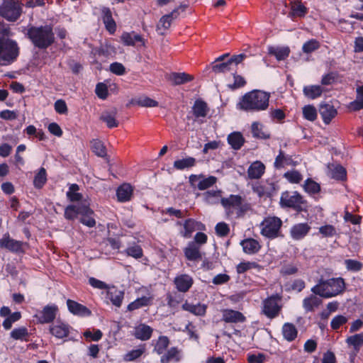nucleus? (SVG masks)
<instances>
[{
	"mask_svg": "<svg viewBox=\"0 0 363 363\" xmlns=\"http://www.w3.org/2000/svg\"><path fill=\"white\" fill-rule=\"evenodd\" d=\"M269 93L260 90H253L245 94L238 106L240 109L247 111H260L269 106Z\"/></svg>",
	"mask_w": 363,
	"mask_h": 363,
	"instance_id": "nucleus-1",
	"label": "nucleus"
},
{
	"mask_svg": "<svg viewBox=\"0 0 363 363\" xmlns=\"http://www.w3.org/2000/svg\"><path fill=\"white\" fill-rule=\"evenodd\" d=\"M345 288V284L342 278H331L327 280L320 279L311 288V291L320 297L328 298L340 294Z\"/></svg>",
	"mask_w": 363,
	"mask_h": 363,
	"instance_id": "nucleus-2",
	"label": "nucleus"
},
{
	"mask_svg": "<svg viewBox=\"0 0 363 363\" xmlns=\"http://www.w3.org/2000/svg\"><path fill=\"white\" fill-rule=\"evenodd\" d=\"M28 35L33 44L40 49H46L55 41L52 28L48 25L31 27L28 30Z\"/></svg>",
	"mask_w": 363,
	"mask_h": 363,
	"instance_id": "nucleus-3",
	"label": "nucleus"
},
{
	"mask_svg": "<svg viewBox=\"0 0 363 363\" xmlns=\"http://www.w3.org/2000/svg\"><path fill=\"white\" fill-rule=\"evenodd\" d=\"M283 222L279 217L267 216L261 222L260 233L262 236L269 239H275L283 237L281 226Z\"/></svg>",
	"mask_w": 363,
	"mask_h": 363,
	"instance_id": "nucleus-4",
	"label": "nucleus"
},
{
	"mask_svg": "<svg viewBox=\"0 0 363 363\" xmlns=\"http://www.w3.org/2000/svg\"><path fill=\"white\" fill-rule=\"evenodd\" d=\"M280 205L282 207L291 208L296 211L306 210L307 202L298 191H284L280 197Z\"/></svg>",
	"mask_w": 363,
	"mask_h": 363,
	"instance_id": "nucleus-5",
	"label": "nucleus"
},
{
	"mask_svg": "<svg viewBox=\"0 0 363 363\" xmlns=\"http://www.w3.org/2000/svg\"><path fill=\"white\" fill-rule=\"evenodd\" d=\"M22 12V4L18 0H3L0 5V16L9 22L16 21Z\"/></svg>",
	"mask_w": 363,
	"mask_h": 363,
	"instance_id": "nucleus-6",
	"label": "nucleus"
},
{
	"mask_svg": "<svg viewBox=\"0 0 363 363\" xmlns=\"http://www.w3.org/2000/svg\"><path fill=\"white\" fill-rule=\"evenodd\" d=\"M18 55V48L15 41L0 38V60L11 63Z\"/></svg>",
	"mask_w": 363,
	"mask_h": 363,
	"instance_id": "nucleus-7",
	"label": "nucleus"
},
{
	"mask_svg": "<svg viewBox=\"0 0 363 363\" xmlns=\"http://www.w3.org/2000/svg\"><path fill=\"white\" fill-rule=\"evenodd\" d=\"M279 301L277 296H272L263 301L262 313L267 318L272 319L279 315L281 309Z\"/></svg>",
	"mask_w": 363,
	"mask_h": 363,
	"instance_id": "nucleus-8",
	"label": "nucleus"
},
{
	"mask_svg": "<svg viewBox=\"0 0 363 363\" xmlns=\"http://www.w3.org/2000/svg\"><path fill=\"white\" fill-rule=\"evenodd\" d=\"M57 311L55 305H48L35 315V318L40 323H49L54 320Z\"/></svg>",
	"mask_w": 363,
	"mask_h": 363,
	"instance_id": "nucleus-9",
	"label": "nucleus"
},
{
	"mask_svg": "<svg viewBox=\"0 0 363 363\" xmlns=\"http://www.w3.org/2000/svg\"><path fill=\"white\" fill-rule=\"evenodd\" d=\"M311 230V226L307 223H296L290 229L289 235L294 240H300L304 238Z\"/></svg>",
	"mask_w": 363,
	"mask_h": 363,
	"instance_id": "nucleus-10",
	"label": "nucleus"
},
{
	"mask_svg": "<svg viewBox=\"0 0 363 363\" xmlns=\"http://www.w3.org/2000/svg\"><path fill=\"white\" fill-rule=\"evenodd\" d=\"M23 242L16 240L5 234L0 240V247L6 249L13 252H21L23 251Z\"/></svg>",
	"mask_w": 363,
	"mask_h": 363,
	"instance_id": "nucleus-11",
	"label": "nucleus"
},
{
	"mask_svg": "<svg viewBox=\"0 0 363 363\" xmlns=\"http://www.w3.org/2000/svg\"><path fill=\"white\" fill-rule=\"evenodd\" d=\"M122 43L126 46H135L138 43L144 46L145 44V39L140 34L135 32H124L121 36Z\"/></svg>",
	"mask_w": 363,
	"mask_h": 363,
	"instance_id": "nucleus-12",
	"label": "nucleus"
},
{
	"mask_svg": "<svg viewBox=\"0 0 363 363\" xmlns=\"http://www.w3.org/2000/svg\"><path fill=\"white\" fill-rule=\"evenodd\" d=\"M222 320L225 323H243L245 320L244 315L237 311L232 309H223L221 311Z\"/></svg>",
	"mask_w": 363,
	"mask_h": 363,
	"instance_id": "nucleus-13",
	"label": "nucleus"
},
{
	"mask_svg": "<svg viewBox=\"0 0 363 363\" xmlns=\"http://www.w3.org/2000/svg\"><path fill=\"white\" fill-rule=\"evenodd\" d=\"M242 203V198L240 195L231 194L228 197L221 199V205L228 212L233 209L240 208Z\"/></svg>",
	"mask_w": 363,
	"mask_h": 363,
	"instance_id": "nucleus-14",
	"label": "nucleus"
},
{
	"mask_svg": "<svg viewBox=\"0 0 363 363\" xmlns=\"http://www.w3.org/2000/svg\"><path fill=\"white\" fill-rule=\"evenodd\" d=\"M182 359V352L176 347L167 350L160 358L161 363H177Z\"/></svg>",
	"mask_w": 363,
	"mask_h": 363,
	"instance_id": "nucleus-15",
	"label": "nucleus"
},
{
	"mask_svg": "<svg viewBox=\"0 0 363 363\" xmlns=\"http://www.w3.org/2000/svg\"><path fill=\"white\" fill-rule=\"evenodd\" d=\"M67 308L70 313L80 316H89L91 315L90 310L86 306L70 299L67 301Z\"/></svg>",
	"mask_w": 363,
	"mask_h": 363,
	"instance_id": "nucleus-16",
	"label": "nucleus"
},
{
	"mask_svg": "<svg viewBox=\"0 0 363 363\" xmlns=\"http://www.w3.org/2000/svg\"><path fill=\"white\" fill-rule=\"evenodd\" d=\"M106 296L113 305L119 308L123 300L124 292L114 286H110L106 291Z\"/></svg>",
	"mask_w": 363,
	"mask_h": 363,
	"instance_id": "nucleus-17",
	"label": "nucleus"
},
{
	"mask_svg": "<svg viewBox=\"0 0 363 363\" xmlns=\"http://www.w3.org/2000/svg\"><path fill=\"white\" fill-rule=\"evenodd\" d=\"M319 112L325 124L330 123L331 120L337 115L336 109L330 104H321Z\"/></svg>",
	"mask_w": 363,
	"mask_h": 363,
	"instance_id": "nucleus-18",
	"label": "nucleus"
},
{
	"mask_svg": "<svg viewBox=\"0 0 363 363\" xmlns=\"http://www.w3.org/2000/svg\"><path fill=\"white\" fill-rule=\"evenodd\" d=\"M182 308L195 315L203 316L206 313L207 306L200 303L193 304L186 301L182 304Z\"/></svg>",
	"mask_w": 363,
	"mask_h": 363,
	"instance_id": "nucleus-19",
	"label": "nucleus"
},
{
	"mask_svg": "<svg viewBox=\"0 0 363 363\" xmlns=\"http://www.w3.org/2000/svg\"><path fill=\"white\" fill-rule=\"evenodd\" d=\"M102 19L107 30L113 34L116 30V24L112 17V13L110 9L103 7L101 9Z\"/></svg>",
	"mask_w": 363,
	"mask_h": 363,
	"instance_id": "nucleus-20",
	"label": "nucleus"
},
{
	"mask_svg": "<svg viewBox=\"0 0 363 363\" xmlns=\"http://www.w3.org/2000/svg\"><path fill=\"white\" fill-rule=\"evenodd\" d=\"M193 284L192 278L187 274H182L174 279V284L178 291L186 292Z\"/></svg>",
	"mask_w": 363,
	"mask_h": 363,
	"instance_id": "nucleus-21",
	"label": "nucleus"
},
{
	"mask_svg": "<svg viewBox=\"0 0 363 363\" xmlns=\"http://www.w3.org/2000/svg\"><path fill=\"white\" fill-rule=\"evenodd\" d=\"M178 15V9H174L172 12H171L169 14L163 16L160 21L159 23L157 26V30L160 34H164L162 30H167L168 29L172 23V21L174 18H177Z\"/></svg>",
	"mask_w": 363,
	"mask_h": 363,
	"instance_id": "nucleus-22",
	"label": "nucleus"
},
{
	"mask_svg": "<svg viewBox=\"0 0 363 363\" xmlns=\"http://www.w3.org/2000/svg\"><path fill=\"white\" fill-rule=\"evenodd\" d=\"M203 200L209 205L221 203L222 191L220 190H210L202 194Z\"/></svg>",
	"mask_w": 363,
	"mask_h": 363,
	"instance_id": "nucleus-23",
	"label": "nucleus"
},
{
	"mask_svg": "<svg viewBox=\"0 0 363 363\" xmlns=\"http://www.w3.org/2000/svg\"><path fill=\"white\" fill-rule=\"evenodd\" d=\"M322 303V300L316 294H311L303 300V308L306 312H311Z\"/></svg>",
	"mask_w": 363,
	"mask_h": 363,
	"instance_id": "nucleus-24",
	"label": "nucleus"
},
{
	"mask_svg": "<svg viewBox=\"0 0 363 363\" xmlns=\"http://www.w3.org/2000/svg\"><path fill=\"white\" fill-rule=\"evenodd\" d=\"M243 251L249 255L257 253L261 248L259 242L253 238H248L241 242Z\"/></svg>",
	"mask_w": 363,
	"mask_h": 363,
	"instance_id": "nucleus-25",
	"label": "nucleus"
},
{
	"mask_svg": "<svg viewBox=\"0 0 363 363\" xmlns=\"http://www.w3.org/2000/svg\"><path fill=\"white\" fill-rule=\"evenodd\" d=\"M152 329L145 324H140L135 328L134 336L141 340H147L150 338Z\"/></svg>",
	"mask_w": 363,
	"mask_h": 363,
	"instance_id": "nucleus-26",
	"label": "nucleus"
},
{
	"mask_svg": "<svg viewBox=\"0 0 363 363\" xmlns=\"http://www.w3.org/2000/svg\"><path fill=\"white\" fill-rule=\"evenodd\" d=\"M50 330L52 335L56 337L63 338L68 336L69 328L64 323L57 322L55 325L50 327Z\"/></svg>",
	"mask_w": 363,
	"mask_h": 363,
	"instance_id": "nucleus-27",
	"label": "nucleus"
},
{
	"mask_svg": "<svg viewBox=\"0 0 363 363\" xmlns=\"http://www.w3.org/2000/svg\"><path fill=\"white\" fill-rule=\"evenodd\" d=\"M268 53L271 55L275 56L277 60H284L287 58L290 53L289 47H268Z\"/></svg>",
	"mask_w": 363,
	"mask_h": 363,
	"instance_id": "nucleus-28",
	"label": "nucleus"
},
{
	"mask_svg": "<svg viewBox=\"0 0 363 363\" xmlns=\"http://www.w3.org/2000/svg\"><path fill=\"white\" fill-rule=\"evenodd\" d=\"M228 143L235 150H240L245 143V139L240 132H233L228 135Z\"/></svg>",
	"mask_w": 363,
	"mask_h": 363,
	"instance_id": "nucleus-29",
	"label": "nucleus"
},
{
	"mask_svg": "<svg viewBox=\"0 0 363 363\" xmlns=\"http://www.w3.org/2000/svg\"><path fill=\"white\" fill-rule=\"evenodd\" d=\"M116 194L119 201H128L132 196L133 188L129 184H123L118 188Z\"/></svg>",
	"mask_w": 363,
	"mask_h": 363,
	"instance_id": "nucleus-30",
	"label": "nucleus"
},
{
	"mask_svg": "<svg viewBox=\"0 0 363 363\" xmlns=\"http://www.w3.org/2000/svg\"><path fill=\"white\" fill-rule=\"evenodd\" d=\"M193 76L185 72H172L169 76V79L174 85H180L193 80Z\"/></svg>",
	"mask_w": 363,
	"mask_h": 363,
	"instance_id": "nucleus-31",
	"label": "nucleus"
},
{
	"mask_svg": "<svg viewBox=\"0 0 363 363\" xmlns=\"http://www.w3.org/2000/svg\"><path fill=\"white\" fill-rule=\"evenodd\" d=\"M116 109L111 111H105L101 115L100 119L106 123L108 128H113L118 125V122L116 119Z\"/></svg>",
	"mask_w": 363,
	"mask_h": 363,
	"instance_id": "nucleus-32",
	"label": "nucleus"
},
{
	"mask_svg": "<svg viewBox=\"0 0 363 363\" xmlns=\"http://www.w3.org/2000/svg\"><path fill=\"white\" fill-rule=\"evenodd\" d=\"M264 172V165L260 162L252 164L247 171L248 177L250 179H259Z\"/></svg>",
	"mask_w": 363,
	"mask_h": 363,
	"instance_id": "nucleus-33",
	"label": "nucleus"
},
{
	"mask_svg": "<svg viewBox=\"0 0 363 363\" xmlns=\"http://www.w3.org/2000/svg\"><path fill=\"white\" fill-rule=\"evenodd\" d=\"M192 111L196 118L205 117L208 112V108L206 102L198 99L194 102Z\"/></svg>",
	"mask_w": 363,
	"mask_h": 363,
	"instance_id": "nucleus-34",
	"label": "nucleus"
},
{
	"mask_svg": "<svg viewBox=\"0 0 363 363\" xmlns=\"http://www.w3.org/2000/svg\"><path fill=\"white\" fill-rule=\"evenodd\" d=\"M184 255L190 261H199L201 259V255L199 247L194 244H190L184 249Z\"/></svg>",
	"mask_w": 363,
	"mask_h": 363,
	"instance_id": "nucleus-35",
	"label": "nucleus"
},
{
	"mask_svg": "<svg viewBox=\"0 0 363 363\" xmlns=\"http://www.w3.org/2000/svg\"><path fill=\"white\" fill-rule=\"evenodd\" d=\"M200 225H201V224L194 219L186 220L184 223V230L182 232L183 237L186 238H190L194 231L197 229H201Z\"/></svg>",
	"mask_w": 363,
	"mask_h": 363,
	"instance_id": "nucleus-36",
	"label": "nucleus"
},
{
	"mask_svg": "<svg viewBox=\"0 0 363 363\" xmlns=\"http://www.w3.org/2000/svg\"><path fill=\"white\" fill-rule=\"evenodd\" d=\"M282 334L284 339L291 342L297 337L298 331L294 324L286 323L282 326Z\"/></svg>",
	"mask_w": 363,
	"mask_h": 363,
	"instance_id": "nucleus-37",
	"label": "nucleus"
},
{
	"mask_svg": "<svg viewBox=\"0 0 363 363\" xmlns=\"http://www.w3.org/2000/svg\"><path fill=\"white\" fill-rule=\"evenodd\" d=\"M307 12L306 7L301 2H294L291 6V11L289 13V17L293 18L294 17H303Z\"/></svg>",
	"mask_w": 363,
	"mask_h": 363,
	"instance_id": "nucleus-38",
	"label": "nucleus"
},
{
	"mask_svg": "<svg viewBox=\"0 0 363 363\" xmlns=\"http://www.w3.org/2000/svg\"><path fill=\"white\" fill-rule=\"evenodd\" d=\"M303 92L306 97L314 99L321 95L323 89L319 85L306 86L303 87Z\"/></svg>",
	"mask_w": 363,
	"mask_h": 363,
	"instance_id": "nucleus-39",
	"label": "nucleus"
},
{
	"mask_svg": "<svg viewBox=\"0 0 363 363\" xmlns=\"http://www.w3.org/2000/svg\"><path fill=\"white\" fill-rule=\"evenodd\" d=\"M169 344V338L167 336H160L154 345V352L158 354H163Z\"/></svg>",
	"mask_w": 363,
	"mask_h": 363,
	"instance_id": "nucleus-40",
	"label": "nucleus"
},
{
	"mask_svg": "<svg viewBox=\"0 0 363 363\" xmlns=\"http://www.w3.org/2000/svg\"><path fill=\"white\" fill-rule=\"evenodd\" d=\"M196 164V159L191 157L177 160L174 162V167L179 170L190 168Z\"/></svg>",
	"mask_w": 363,
	"mask_h": 363,
	"instance_id": "nucleus-41",
	"label": "nucleus"
},
{
	"mask_svg": "<svg viewBox=\"0 0 363 363\" xmlns=\"http://www.w3.org/2000/svg\"><path fill=\"white\" fill-rule=\"evenodd\" d=\"M79 186L77 184H72L69 186L66 195L68 199L72 201H79L83 199L82 194L79 193Z\"/></svg>",
	"mask_w": 363,
	"mask_h": 363,
	"instance_id": "nucleus-42",
	"label": "nucleus"
},
{
	"mask_svg": "<svg viewBox=\"0 0 363 363\" xmlns=\"http://www.w3.org/2000/svg\"><path fill=\"white\" fill-rule=\"evenodd\" d=\"M132 104H137L143 107H156L158 106L157 101L145 96L133 99Z\"/></svg>",
	"mask_w": 363,
	"mask_h": 363,
	"instance_id": "nucleus-43",
	"label": "nucleus"
},
{
	"mask_svg": "<svg viewBox=\"0 0 363 363\" xmlns=\"http://www.w3.org/2000/svg\"><path fill=\"white\" fill-rule=\"evenodd\" d=\"M232 69L233 67L229 60L225 62H213L212 64V70L216 74L225 73Z\"/></svg>",
	"mask_w": 363,
	"mask_h": 363,
	"instance_id": "nucleus-44",
	"label": "nucleus"
},
{
	"mask_svg": "<svg viewBox=\"0 0 363 363\" xmlns=\"http://www.w3.org/2000/svg\"><path fill=\"white\" fill-rule=\"evenodd\" d=\"M47 181V174L45 168L41 167L34 177L33 184L37 189H41Z\"/></svg>",
	"mask_w": 363,
	"mask_h": 363,
	"instance_id": "nucleus-45",
	"label": "nucleus"
},
{
	"mask_svg": "<svg viewBox=\"0 0 363 363\" xmlns=\"http://www.w3.org/2000/svg\"><path fill=\"white\" fill-rule=\"evenodd\" d=\"M346 342L349 345L353 346L354 350L358 351L363 345V333L348 337L346 339Z\"/></svg>",
	"mask_w": 363,
	"mask_h": 363,
	"instance_id": "nucleus-46",
	"label": "nucleus"
},
{
	"mask_svg": "<svg viewBox=\"0 0 363 363\" xmlns=\"http://www.w3.org/2000/svg\"><path fill=\"white\" fill-rule=\"evenodd\" d=\"M303 187L306 192L310 194H317L320 191V186L319 184L312 180L311 179H308L304 182Z\"/></svg>",
	"mask_w": 363,
	"mask_h": 363,
	"instance_id": "nucleus-47",
	"label": "nucleus"
},
{
	"mask_svg": "<svg viewBox=\"0 0 363 363\" xmlns=\"http://www.w3.org/2000/svg\"><path fill=\"white\" fill-rule=\"evenodd\" d=\"M91 150L99 157H104L106 154V147L104 143L97 139L93 140L91 142Z\"/></svg>",
	"mask_w": 363,
	"mask_h": 363,
	"instance_id": "nucleus-48",
	"label": "nucleus"
},
{
	"mask_svg": "<svg viewBox=\"0 0 363 363\" xmlns=\"http://www.w3.org/2000/svg\"><path fill=\"white\" fill-rule=\"evenodd\" d=\"M330 171L331 177L337 180H344L346 178V170L341 165H333Z\"/></svg>",
	"mask_w": 363,
	"mask_h": 363,
	"instance_id": "nucleus-49",
	"label": "nucleus"
},
{
	"mask_svg": "<svg viewBox=\"0 0 363 363\" xmlns=\"http://www.w3.org/2000/svg\"><path fill=\"white\" fill-rule=\"evenodd\" d=\"M145 352V347L140 346L137 349L132 350L127 352L123 357V359L126 362L134 361L139 358Z\"/></svg>",
	"mask_w": 363,
	"mask_h": 363,
	"instance_id": "nucleus-50",
	"label": "nucleus"
},
{
	"mask_svg": "<svg viewBox=\"0 0 363 363\" xmlns=\"http://www.w3.org/2000/svg\"><path fill=\"white\" fill-rule=\"evenodd\" d=\"M11 337L13 340H26V337L28 336V332L26 328L20 327L13 329L11 332Z\"/></svg>",
	"mask_w": 363,
	"mask_h": 363,
	"instance_id": "nucleus-51",
	"label": "nucleus"
},
{
	"mask_svg": "<svg viewBox=\"0 0 363 363\" xmlns=\"http://www.w3.org/2000/svg\"><path fill=\"white\" fill-rule=\"evenodd\" d=\"M259 268V265L255 262H242L237 265L236 270L238 274H243L250 269Z\"/></svg>",
	"mask_w": 363,
	"mask_h": 363,
	"instance_id": "nucleus-52",
	"label": "nucleus"
},
{
	"mask_svg": "<svg viewBox=\"0 0 363 363\" xmlns=\"http://www.w3.org/2000/svg\"><path fill=\"white\" fill-rule=\"evenodd\" d=\"M284 177L292 184H298L303 179L301 174L296 170H291L285 172Z\"/></svg>",
	"mask_w": 363,
	"mask_h": 363,
	"instance_id": "nucleus-53",
	"label": "nucleus"
},
{
	"mask_svg": "<svg viewBox=\"0 0 363 363\" xmlns=\"http://www.w3.org/2000/svg\"><path fill=\"white\" fill-rule=\"evenodd\" d=\"M216 177L213 176H210L207 178H201V179L199 180V183L197 184V188L199 190L207 189L213 186V184H216Z\"/></svg>",
	"mask_w": 363,
	"mask_h": 363,
	"instance_id": "nucleus-54",
	"label": "nucleus"
},
{
	"mask_svg": "<svg viewBox=\"0 0 363 363\" xmlns=\"http://www.w3.org/2000/svg\"><path fill=\"white\" fill-rule=\"evenodd\" d=\"M348 321V318L342 315H335L330 322V327L333 330H338L342 325L346 324Z\"/></svg>",
	"mask_w": 363,
	"mask_h": 363,
	"instance_id": "nucleus-55",
	"label": "nucleus"
},
{
	"mask_svg": "<svg viewBox=\"0 0 363 363\" xmlns=\"http://www.w3.org/2000/svg\"><path fill=\"white\" fill-rule=\"evenodd\" d=\"M149 301L150 298L146 296H143L141 298H137L136 300L128 304V310L130 311L136 310L139 308L147 306Z\"/></svg>",
	"mask_w": 363,
	"mask_h": 363,
	"instance_id": "nucleus-56",
	"label": "nucleus"
},
{
	"mask_svg": "<svg viewBox=\"0 0 363 363\" xmlns=\"http://www.w3.org/2000/svg\"><path fill=\"white\" fill-rule=\"evenodd\" d=\"M303 115L304 118L314 121L317 118V111L313 106L307 105L303 108Z\"/></svg>",
	"mask_w": 363,
	"mask_h": 363,
	"instance_id": "nucleus-57",
	"label": "nucleus"
},
{
	"mask_svg": "<svg viewBox=\"0 0 363 363\" xmlns=\"http://www.w3.org/2000/svg\"><path fill=\"white\" fill-rule=\"evenodd\" d=\"M319 48V42L315 39H311L303 43L302 50L304 53L308 54L318 50Z\"/></svg>",
	"mask_w": 363,
	"mask_h": 363,
	"instance_id": "nucleus-58",
	"label": "nucleus"
},
{
	"mask_svg": "<svg viewBox=\"0 0 363 363\" xmlns=\"http://www.w3.org/2000/svg\"><path fill=\"white\" fill-rule=\"evenodd\" d=\"M252 133L254 137L258 138H267L269 135L262 131V125L257 122L252 124Z\"/></svg>",
	"mask_w": 363,
	"mask_h": 363,
	"instance_id": "nucleus-59",
	"label": "nucleus"
},
{
	"mask_svg": "<svg viewBox=\"0 0 363 363\" xmlns=\"http://www.w3.org/2000/svg\"><path fill=\"white\" fill-rule=\"evenodd\" d=\"M291 158L284 155V152L280 150L279 154L277 156L274 161V167L276 168H281L289 164Z\"/></svg>",
	"mask_w": 363,
	"mask_h": 363,
	"instance_id": "nucleus-60",
	"label": "nucleus"
},
{
	"mask_svg": "<svg viewBox=\"0 0 363 363\" xmlns=\"http://www.w3.org/2000/svg\"><path fill=\"white\" fill-rule=\"evenodd\" d=\"M345 264L349 271L359 272L362 269L363 264L359 261L355 259H345Z\"/></svg>",
	"mask_w": 363,
	"mask_h": 363,
	"instance_id": "nucleus-61",
	"label": "nucleus"
},
{
	"mask_svg": "<svg viewBox=\"0 0 363 363\" xmlns=\"http://www.w3.org/2000/svg\"><path fill=\"white\" fill-rule=\"evenodd\" d=\"M319 233L325 238L333 237L337 234L335 228L332 225H325L318 229Z\"/></svg>",
	"mask_w": 363,
	"mask_h": 363,
	"instance_id": "nucleus-62",
	"label": "nucleus"
},
{
	"mask_svg": "<svg viewBox=\"0 0 363 363\" xmlns=\"http://www.w3.org/2000/svg\"><path fill=\"white\" fill-rule=\"evenodd\" d=\"M215 230L217 235L220 237L226 236L230 232L229 226L224 222L217 223Z\"/></svg>",
	"mask_w": 363,
	"mask_h": 363,
	"instance_id": "nucleus-63",
	"label": "nucleus"
},
{
	"mask_svg": "<svg viewBox=\"0 0 363 363\" xmlns=\"http://www.w3.org/2000/svg\"><path fill=\"white\" fill-rule=\"evenodd\" d=\"M78 215V211L76 206L69 205L65 210V218L67 220H74Z\"/></svg>",
	"mask_w": 363,
	"mask_h": 363,
	"instance_id": "nucleus-64",
	"label": "nucleus"
}]
</instances>
